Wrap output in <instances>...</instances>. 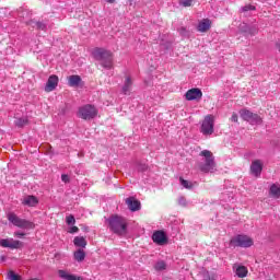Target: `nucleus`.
Wrapping results in <instances>:
<instances>
[{"label":"nucleus","mask_w":280,"mask_h":280,"mask_svg":"<svg viewBox=\"0 0 280 280\" xmlns=\"http://www.w3.org/2000/svg\"><path fill=\"white\" fill-rule=\"evenodd\" d=\"M22 205L24 207H36L38 205V197L34 195H26L22 198Z\"/></svg>","instance_id":"nucleus-16"},{"label":"nucleus","mask_w":280,"mask_h":280,"mask_svg":"<svg viewBox=\"0 0 280 280\" xmlns=\"http://www.w3.org/2000/svg\"><path fill=\"white\" fill-rule=\"evenodd\" d=\"M36 25L38 30H42L43 32L47 31V24L43 22H37Z\"/></svg>","instance_id":"nucleus-32"},{"label":"nucleus","mask_w":280,"mask_h":280,"mask_svg":"<svg viewBox=\"0 0 280 280\" xmlns=\"http://www.w3.org/2000/svg\"><path fill=\"white\" fill-rule=\"evenodd\" d=\"M185 98L188 102H194V100H202V91L197 88L190 89L186 92Z\"/></svg>","instance_id":"nucleus-11"},{"label":"nucleus","mask_w":280,"mask_h":280,"mask_svg":"<svg viewBox=\"0 0 280 280\" xmlns=\"http://www.w3.org/2000/svg\"><path fill=\"white\" fill-rule=\"evenodd\" d=\"M9 222L13 224V226H18V229H35V224L32 221H27L25 219H21L16 213L10 212L7 215Z\"/></svg>","instance_id":"nucleus-6"},{"label":"nucleus","mask_w":280,"mask_h":280,"mask_svg":"<svg viewBox=\"0 0 280 280\" xmlns=\"http://www.w3.org/2000/svg\"><path fill=\"white\" fill-rule=\"evenodd\" d=\"M78 117H80V119H84L85 121H91V119H95V117H97V108L95 105L91 104L83 105L79 107Z\"/></svg>","instance_id":"nucleus-5"},{"label":"nucleus","mask_w":280,"mask_h":280,"mask_svg":"<svg viewBox=\"0 0 280 280\" xmlns=\"http://www.w3.org/2000/svg\"><path fill=\"white\" fill-rule=\"evenodd\" d=\"M85 257H86V254L82 249H79L74 253L75 261H84Z\"/></svg>","instance_id":"nucleus-26"},{"label":"nucleus","mask_w":280,"mask_h":280,"mask_svg":"<svg viewBox=\"0 0 280 280\" xmlns=\"http://www.w3.org/2000/svg\"><path fill=\"white\" fill-rule=\"evenodd\" d=\"M238 30L242 34H245V36H255L259 32V27L257 25L250 26L246 23H241Z\"/></svg>","instance_id":"nucleus-9"},{"label":"nucleus","mask_w":280,"mask_h":280,"mask_svg":"<svg viewBox=\"0 0 280 280\" xmlns=\"http://www.w3.org/2000/svg\"><path fill=\"white\" fill-rule=\"evenodd\" d=\"M92 56L95 60H98L104 67V69L113 68V52L104 49V48H94L92 50Z\"/></svg>","instance_id":"nucleus-3"},{"label":"nucleus","mask_w":280,"mask_h":280,"mask_svg":"<svg viewBox=\"0 0 280 280\" xmlns=\"http://www.w3.org/2000/svg\"><path fill=\"white\" fill-rule=\"evenodd\" d=\"M66 222H67V224H69V225H71V224H75V217H73V215H68L67 218H66Z\"/></svg>","instance_id":"nucleus-31"},{"label":"nucleus","mask_w":280,"mask_h":280,"mask_svg":"<svg viewBox=\"0 0 280 280\" xmlns=\"http://www.w3.org/2000/svg\"><path fill=\"white\" fill-rule=\"evenodd\" d=\"M264 170V163L261 162V160H255L252 162L250 165V172L253 174V176H261V171Z\"/></svg>","instance_id":"nucleus-15"},{"label":"nucleus","mask_w":280,"mask_h":280,"mask_svg":"<svg viewBox=\"0 0 280 280\" xmlns=\"http://www.w3.org/2000/svg\"><path fill=\"white\" fill-rule=\"evenodd\" d=\"M131 91H132V78L126 77L121 92L124 93V95H130Z\"/></svg>","instance_id":"nucleus-20"},{"label":"nucleus","mask_w":280,"mask_h":280,"mask_svg":"<svg viewBox=\"0 0 280 280\" xmlns=\"http://www.w3.org/2000/svg\"><path fill=\"white\" fill-rule=\"evenodd\" d=\"M199 156H203V161L198 164L200 172L203 174H213L215 170V158H213V153L209 150H203L199 153Z\"/></svg>","instance_id":"nucleus-1"},{"label":"nucleus","mask_w":280,"mask_h":280,"mask_svg":"<svg viewBox=\"0 0 280 280\" xmlns=\"http://www.w3.org/2000/svg\"><path fill=\"white\" fill-rule=\"evenodd\" d=\"M140 172H145L148 170V165L143 164L139 166Z\"/></svg>","instance_id":"nucleus-39"},{"label":"nucleus","mask_w":280,"mask_h":280,"mask_svg":"<svg viewBox=\"0 0 280 280\" xmlns=\"http://www.w3.org/2000/svg\"><path fill=\"white\" fill-rule=\"evenodd\" d=\"M232 270L235 276L238 277V279H244L248 277V268H246V266H243L241 264H234Z\"/></svg>","instance_id":"nucleus-12"},{"label":"nucleus","mask_w":280,"mask_h":280,"mask_svg":"<svg viewBox=\"0 0 280 280\" xmlns=\"http://www.w3.org/2000/svg\"><path fill=\"white\" fill-rule=\"evenodd\" d=\"M78 231H80L78 226H72L69 229L68 233H78Z\"/></svg>","instance_id":"nucleus-35"},{"label":"nucleus","mask_w":280,"mask_h":280,"mask_svg":"<svg viewBox=\"0 0 280 280\" xmlns=\"http://www.w3.org/2000/svg\"><path fill=\"white\" fill-rule=\"evenodd\" d=\"M1 260H2V261H5V257H4V256H2V257H1Z\"/></svg>","instance_id":"nucleus-42"},{"label":"nucleus","mask_w":280,"mask_h":280,"mask_svg":"<svg viewBox=\"0 0 280 280\" xmlns=\"http://www.w3.org/2000/svg\"><path fill=\"white\" fill-rule=\"evenodd\" d=\"M56 86H58V75L52 74L48 78V81L46 82V93H51V91H56Z\"/></svg>","instance_id":"nucleus-14"},{"label":"nucleus","mask_w":280,"mask_h":280,"mask_svg":"<svg viewBox=\"0 0 280 280\" xmlns=\"http://www.w3.org/2000/svg\"><path fill=\"white\" fill-rule=\"evenodd\" d=\"M107 3H115V0H106Z\"/></svg>","instance_id":"nucleus-40"},{"label":"nucleus","mask_w":280,"mask_h":280,"mask_svg":"<svg viewBox=\"0 0 280 280\" xmlns=\"http://www.w3.org/2000/svg\"><path fill=\"white\" fill-rule=\"evenodd\" d=\"M0 246L2 248H21L23 246V243L21 241H15L14 238H2L0 240Z\"/></svg>","instance_id":"nucleus-10"},{"label":"nucleus","mask_w":280,"mask_h":280,"mask_svg":"<svg viewBox=\"0 0 280 280\" xmlns=\"http://www.w3.org/2000/svg\"><path fill=\"white\" fill-rule=\"evenodd\" d=\"M197 30L201 33L209 32L211 30V20L203 19L199 22Z\"/></svg>","instance_id":"nucleus-18"},{"label":"nucleus","mask_w":280,"mask_h":280,"mask_svg":"<svg viewBox=\"0 0 280 280\" xmlns=\"http://www.w3.org/2000/svg\"><path fill=\"white\" fill-rule=\"evenodd\" d=\"M28 121L27 117L16 118L15 126H18V128H23V126H27Z\"/></svg>","instance_id":"nucleus-27"},{"label":"nucleus","mask_w":280,"mask_h":280,"mask_svg":"<svg viewBox=\"0 0 280 280\" xmlns=\"http://www.w3.org/2000/svg\"><path fill=\"white\" fill-rule=\"evenodd\" d=\"M255 242L250 236L238 234L231 238L230 248H250Z\"/></svg>","instance_id":"nucleus-4"},{"label":"nucleus","mask_w":280,"mask_h":280,"mask_svg":"<svg viewBox=\"0 0 280 280\" xmlns=\"http://www.w3.org/2000/svg\"><path fill=\"white\" fill-rule=\"evenodd\" d=\"M73 244L79 248H86V238H84L83 236H77L73 240Z\"/></svg>","instance_id":"nucleus-23"},{"label":"nucleus","mask_w":280,"mask_h":280,"mask_svg":"<svg viewBox=\"0 0 280 280\" xmlns=\"http://www.w3.org/2000/svg\"><path fill=\"white\" fill-rule=\"evenodd\" d=\"M155 270L158 271H161V270H165L166 268V265H165V261L161 260V261H158L154 266Z\"/></svg>","instance_id":"nucleus-29"},{"label":"nucleus","mask_w":280,"mask_h":280,"mask_svg":"<svg viewBox=\"0 0 280 280\" xmlns=\"http://www.w3.org/2000/svg\"><path fill=\"white\" fill-rule=\"evenodd\" d=\"M80 82H82V79L80 78V75H70L69 77V85L70 86H78V84H80Z\"/></svg>","instance_id":"nucleus-24"},{"label":"nucleus","mask_w":280,"mask_h":280,"mask_svg":"<svg viewBox=\"0 0 280 280\" xmlns=\"http://www.w3.org/2000/svg\"><path fill=\"white\" fill-rule=\"evenodd\" d=\"M107 223L110 231L116 233V235H126L128 231V223L122 217L112 215L109 219H107Z\"/></svg>","instance_id":"nucleus-2"},{"label":"nucleus","mask_w":280,"mask_h":280,"mask_svg":"<svg viewBox=\"0 0 280 280\" xmlns=\"http://www.w3.org/2000/svg\"><path fill=\"white\" fill-rule=\"evenodd\" d=\"M14 237H25V233L23 232H14Z\"/></svg>","instance_id":"nucleus-37"},{"label":"nucleus","mask_w":280,"mask_h":280,"mask_svg":"<svg viewBox=\"0 0 280 280\" xmlns=\"http://www.w3.org/2000/svg\"><path fill=\"white\" fill-rule=\"evenodd\" d=\"M277 47H278V49H279V51H280V43L277 44Z\"/></svg>","instance_id":"nucleus-41"},{"label":"nucleus","mask_w":280,"mask_h":280,"mask_svg":"<svg viewBox=\"0 0 280 280\" xmlns=\"http://www.w3.org/2000/svg\"><path fill=\"white\" fill-rule=\"evenodd\" d=\"M231 121H234L235 124H237V114L232 115Z\"/></svg>","instance_id":"nucleus-38"},{"label":"nucleus","mask_w":280,"mask_h":280,"mask_svg":"<svg viewBox=\"0 0 280 280\" xmlns=\"http://www.w3.org/2000/svg\"><path fill=\"white\" fill-rule=\"evenodd\" d=\"M270 198L278 200L280 198V184H272L269 188Z\"/></svg>","instance_id":"nucleus-22"},{"label":"nucleus","mask_w":280,"mask_h":280,"mask_svg":"<svg viewBox=\"0 0 280 280\" xmlns=\"http://www.w3.org/2000/svg\"><path fill=\"white\" fill-rule=\"evenodd\" d=\"M152 240L159 246H164V244H167V235H165V232L163 231H155L152 235Z\"/></svg>","instance_id":"nucleus-13"},{"label":"nucleus","mask_w":280,"mask_h":280,"mask_svg":"<svg viewBox=\"0 0 280 280\" xmlns=\"http://www.w3.org/2000/svg\"><path fill=\"white\" fill-rule=\"evenodd\" d=\"M191 3H194V0H179V4L184 8H191Z\"/></svg>","instance_id":"nucleus-30"},{"label":"nucleus","mask_w":280,"mask_h":280,"mask_svg":"<svg viewBox=\"0 0 280 280\" xmlns=\"http://www.w3.org/2000/svg\"><path fill=\"white\" fill-rule=\"evenodd\" d=\"M214 119L212 115H208L205 117L201 124V132L202 135L210 136L213 132Z\"/></svg>","instance_id":"nucleus-8"},{"label":"nucleus","mask_w":280,"mask_h":280,"mask_svg":"<svg viewBox=\"0 0 280 280\" xmlns=\"http://www.w3.org/2000/svg\"><path fill=\"white\" fill-rule=\"evenodd\" d=\"M179 34H180L182 36H187V30H186L185 27H180V28H179Z\"/></svg>","instance_id":"nucleus-36"},{"label":"nucleus","mask_w":280,"mask_h":280,"mask_svg":"<svg viewBox=\"0 0 280 280\" xmlns=\"http://www.w3.org/2000/svg\"><path fill=\"white\" fill-rule=\"evenodd\" d=\"M61 180H62V183H69V175L62 174L61 175Z\"/></svg>","instance_id":"nucleus-34"},{"label":"nucleus","mask_w":280,"mask_h":280,"mask_svg":"<svg viewBox=\"0 0 280 280\" xmlns=\"http://www.w3.org/2000/svg\"><path fill=\"white\" fill-rule=\"evenodd\" d=\"M178 205L180 207H187V199H185V197H179L178 198Z\"/></svg>","instance_id":"nucleus-33"},{"label":"nucleus","mask_w":280,"mask_h":280,"mask_svg":"<svg viewBox=\"0 0 280 280\" xmlns=\"http://www.w3.org/2000/svg\"><path fill=\"white\" fill-rule=\"evenodd\" d=\"M126 205L130 211H139V209H141V202L135 199V197L127 198Z\"/></svg>","instance_id":"nucleus-17"},{"label":"nucleus","mask_w":280,"mask_h":280,"mask_svg":"<svg viewBox=\"0 0 280 280\" xmlns=\"http://www.w3.org/2000/svg\"><path fill=\"white\" fill-rule=\"evenodd\" d=\"M240 116L244 119V121L250 124V126H261L264 121L257 114H254L248 109H241Z\"/></svg>","instance_id":"nucleus-7"},{"label":"nucleus","mask_w":280,"mask_h":280,"mask_svg":"<svg viewBox=\"0 0 280 280\" xmlns=\"http://www.w3.org/2000/svg\"><path fill=\"white\" fill-rule=\"evenodd\" d=\"M7 278L8 280H21V276L16 275L14 271H9Z\"/></svg>","instance_id":"nucleus-28"},{"label":"nucleus","mask_w":280,"mask_h":280,"mask_svg":"<svg viewBox=\"0 0 280 280\" xmlns=\"http://www.w3.org/2000/svg\"><path fill=\"white\" fill-rule=\"evenodd\" d=\"M255 10H257V9L255 8V5H253V4H246V5H244V7H242V8L240 9V13L242 14V16L247 18V16H250V14H253V13L255 12Z\"/></svg>","instance_id":"nucleus-21"},{"label":"nucleus","mask_w":280,"mask_h":280,"mask_svg":"<svg viewBox=\"0 0 280 280\" xmlns=\"http://www.w3.org/2000/svg\"><path fill=\"white\" fill-rule=\"evenodd\" d=\"M179 183L184 189H194V183L184 179L183 177L179 178Z\"/></svg>","instance_id":"nucleus-25"},{"label":"nucleus","mask_w":280,"mask_h":280,"mask_svg":"<svg viewBox=\"0 0 280 280\" xmlns=\"http://www.w3.org/2000/svg\"><path fill=\"white\" fill-rule=\"evenodd\" d=\"M58 275H59L60 279H63V280H84L83 277L71 275L65 270H59Z\"/></svg>","instance_id":"nucleus-19"}]
</instances>
